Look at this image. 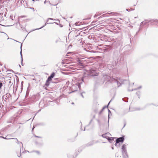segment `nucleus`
Returning <instances> with one entry per match:
<instances>
[{"instance_id": "obj_1", "label": "nucleus", "mask_w": 158, "mask_h": 158, "mask_svg": "<svg viewBox=\"0 0 158 158\" xmlns=\"http://www.w3.org/2000/svg\"><path fill=\"white\" fill-rule=\"evenodd\" d=\"M2 33L0 35V38L2 40L4 41L6 39H10L11 40H13L12 39L9 38L6 33L4 32H2Z\"/></svg>"}, {"instance_id": "obj_8", "label": "nucleus", "mask_w": 158, "mask_h": 158, "mask_svg": "<svg viewBox=\"0 0 158 158\" xmlns=\"http://www.w3.org/2000/svg\"><path fill=\"white\" fill-rule=\"evenodd\" d=\"M1 137H2V138H4V139H9V138H6V137H5V138H4V137H3V136H1Z\"/></svg>"}, {"instance_id": "obj_9", "label": "nucleus", "mask_w": 158, "mask_h": 158, "mask_svg": "<svg viewBox=\"0 0 158 158\" xmlns=\"http://www.w3.org/2000/svg\"><path fill=\"white\" fill-rule=\"evenodd\" d=\"M35 137H38V138H40V137H39V136H36V135H35Z\"/></svg>"}, {"instance_id": "obj_11", "label": "nucleus", "mask_w": 158, "mask_h": 158, "mask_svg": "<svg viewBox=\"0 0 158 158\" xmlns=\"http://www.w3.org/2000/svg\"><path fill=\"white\" fill-rule=\"evenodd\" d=\"M33 1H34L35 0H32Z\"/></svg>"}, {"instance_id": "obj_10", "label": "nucleus", "mask_w": 158, "mask_h": 158, "mask_svg": "<svg viewBox=\"0 0 158 158\" xmlns=\"http://www.w3.org/2000/svg\"><path fill=\"white\" fill-rule=\"evenodd\" d=\"M125 145H123L122 146V147L123 148H124V147H125Z\"/></svg>"}, {"instance_id": "obj_6", "label": "nucleus", "mask_w": 158, "mask_h": 158, "mask_svg": "<svg viewBox=\"0 0 158 158\" xmlns=\"http://www.w3.org/2000/svg\"><path fill=\"white\" fill-rule=\"evenodd\" d=\"M52 80V78L50 77H49L48 79L47 80L48 81H51Z\"/></svg>"}, {"instance_id": "obj_4", "label": "nucleus", "mask_w": 158, "mask_h": 158, "mask_svg": "<svg viewBox=\"0 0 158 158\" xmlns=\"http://www.w3.org/2000/svg\"><path fill=\"white\" fill-rule=\"evenodd\" d=\"M55 73H52V74H51V76H50L52 78H53V77L55 76Z\"/></svg>"}, {"instance_id": "obj_5", "label": "nucleus", "mask_w": 158, "mask_h": 158, "mask_svg": "<svg viewBox=\"0 0 158 158\" xmlns=\"http://www.w3.org/2000/svg\"><path fill=\"white\" fill-rule=\"evenodd\" d=\"M50 84V82L49 81H48L47 80H46V82L45 83V85L47 86H48Z\"/></svg>"}, {"instance_id": "obj_7", "label": "nucleus", "mask_w": 158, "mask_h": 158, "mask_svg": "<svg viewBox=\"0 0 158 158\" xmlns=\"http://www.w3.org/2000/svg\"><path fill=\"white\" fill-rule=\"evenodd\" d=\"M2 85V83L0 82V88L1 87Z\"/></svg>"}, {"instance_id": "obj_3", "label": "nucleus", "mask_w": 158, "mask_h": 158, "mask_svg": "<svg viewBox=\"0 0 158 158\" xmlns=\"http://www.w3.org/2000/svg\"><path fill=\"white\" fill-rule=\"evenodd\" d=\"M102 136L106 138L109 140H114L113 138H112V137L110 138L109 137H106V134H103L102 135Z\"/></svg>"}, {"instance_id": "obj_2", "label": "nucleus", "mask_w": 158, "mask_h": 158, "mask_svg": "<svg viewBox=\"0 0 158 158\" xmlns=\"http://www.w3.org/2000/svg\"><path fill=\"white\" fill-rule=\"evenodd\" d=\"M124 140V138L123 137L119 138H118L116 140V143L115 144L116 145V144L119 143L120 142H123Z\"/></svg>"}]
</instances>
